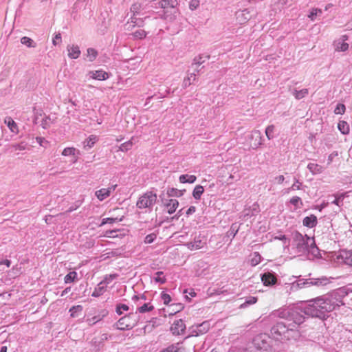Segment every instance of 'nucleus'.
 Instances as JSON below:
<instances>
[{
    "label": "nucleus",
    "instance_id": "nucleus-1",
    "mask_svg": "<svg viewBox=\"0 0 352 352\" xmlns=\"http://www.w3.org/2000/svg\"><path fill=\"white\" fill-rule=\"evenodd\" d=\"M346 295L347 292L345 289L339 288L308 300L307 305L301 309L300 311L308 316L324 319L327 313L344 305L343 298Z\"/></svg>",
    "mask_w": 352,
    "mask_h": 352
},
{
    "label": "nucleus",
    "instance_id": "nucleus-2",
    "mask_svg": "<svg viewBox=\"0 0 352 352\" xmlns=\"http://www.w3.org/2000/svg\"><path fill=\"white\" fill-rule=\"evenodd\" d=\"M273 314L280 318H285V322H278L276 326L272 327V333L279 336H284L287 338L289 336H286V333H289V331H294L304 322V317L301 315L298 309L278 310Z\"/></svg>",
    "mask_w": 352,
    "mask_h": 352
},
{
    "label": "nucleus",
    "instance_id": "nucleus-3",
    "mask_svg": "<svg viewBox=\"0 0 352 352\" xmlns=\"http://www.w3.org/2000/svg\"><path fill=\"white\" fill-rule=\"evenodd\" d=\"M292 248L295 249V253L302 254L307 252H311L313 254L318 251L314 239L307 235H302L299 232L293 234Z\"/></svg>",
    "mask_w": 352,
    "mask_h": 352
},
{
    "label": "nucleus",
    "instance_id": "nucleus-4",
    "mask_svg": "<svg viewBox=\"0 0 352 352\" xmlns=\"http://www.w3.org/2000/svg\"><path fill=\"white\" fill-rule=\"evenodd\" d=\"M270 338L266 335H258L253 340L256 352H274L270 344Z\"/></svg>",
    "mask_w": 352,
    "mask_h": 352
},
{
    "label": "nucleus",
    "instance_id": "nucleus-5",
    "mask_svg": "<svg viewBox=\"0 0 352 352\" xmlns=\"http://www.w3.org/2000/svg\"><path fill=\"white\" fill-rule=\"evenodd\" d=\"M157 195L151 191L143 194L138 200L136 206L140 209L150 208L155 204Z\"/></svg>",
    "mask_w": 352,
    "mask_h": 352
},
{
    "label": "nucleus",
    "instance_id": "nucleus-6",
    "mask_svg": "<svg viewBox=\"0 0 352 352\" xmlns=\"http://www.w3.org/2000/svg\"><path fill=\"white\" fill-rule=\"evenodd\" d=\"M138 322V320L133 314H130L121 318L116 323L117 329L120 330L130 329L134 327Z\"/></svg>",
    "mask_w": 352,
    "mask_h": 352
},
{
    "label": "nucleus",
    "instance_id": "nucleus-7",
    "mask_svg": "<svg viewBox=\"0 0 352 352\" xmlns=\"http://www.w3.org/2000/svg\"><path fill=\"white\" fill-rule=\"evenodd\" d=\"M250 145L252 148H257L263 144V137L261 132L258 130H254L250 135Z\"/></svg>",
    "mask_w": 352,
    "mask_h": 352
},
{
    "label": "nucleus",
    "instance_id": "nucleus-8",
    "mask_svg": "<svg viewBox=\"0 0 352 352\" xmlns=\"http://www.w3.org/2000/svg\"><path fill=\"white\" fill-rule=\"evenodd\" d=\"M116 185L111 186L109 188H104L95 192V195L100 201L104 200L111 195V193L116 189Z\"/></svg>",
    "mask_w": 352,
    "mask_h": 352
},
{
    "label": "nucleus",
    "instance_id": "nucleus-9",
    "mask_svg": "<svg viewBox=\"0 0 352 352\" xmlns=\"http://www.w3.org/2000/svg\"><path fill=\"white\" fill-rule=\"evenodd\" d=\"M109 74L102 69L89 71L87 74V77L89 79H94L98 80H104L109 78Z\"/></svg>",
    "mask_w": 352,
    "mask_h": 352
},
{
    "label": "nucleus",
    "instance_id": "nucleus-10",
    "mask_svg": "<svg viewBox=\"0 0 352 352\" xmlns=\"http://www.w3.org/2000/svg\"><path fill=\"white\" fill-rule=\"evenodd\" d=\"M185 329L186 325L182 319L175 320L170 327V331L174 335L182 334Z\"/></svg>",
    "mask_w": 352,
    "mask_h": 352
},
{
    "label": "nucleus",
    "instance_id": "nucleus-11",
    "mask_svg": "<svg viewBox=\"0 0 352 352\" xmlns=\"http://www.w3.org/2000/svg\"><path fill=\"white\" fill-rule=\"evenodd\" d=\"M346 40H347V36L344 35L335 41L333 43L335 50L337 52L346 51L349 49V44L345 42Z\"/></svg>",
    "mask_w": 352,
    "mask_h": 352
},
{
    "label": "nucleus",
    "instance_id": "nucleus-12",
    "mask_svg": "<svg viewBox=\"0 0 352 352\" xmlns=\"http://www.w3.org/2000/svg\"><path fill=\"white\" fill-rule=\"evenodd\" d=\"M206 244V242L205 240L201 239L200 237H196L193 241L187 243L186 246L190 250H197L204 248Z\"/></svg>",
    "mask_w": 352,
    "mask_h": 352
},
{
    "label": "nucleus",
    "instance_id": "nucleus-13",
    "mask_svg": "<svg viewBox=\"0 0 352 352\" xmlns=\"http://www.w3.org/2000/svg\"><path fill=\"white\" fill-rule=\"evenodd\" d=\"M210 329V323L208 321H205L201 324H199L195 327L193 329L192 333V336H198L199 335H202L208 332Z\"/></svg>",
    "mask_w": 352,
    "mask_h": 352
},
{
    "label": "nucleus",
    "instance_id": "nucleus-14",
    "mask_svg": "<svg viewBox=\"0 0 352 352\" xmlns=\"http://www.w3.org/2000/svg\"><path fill=\"white\" fill-rule=\"evenodd\" d=\"M80 154V151L74 147H67L63 149L61 155L65 157H72V162L76 163L78 161V155Z\"/></svg>",
    "mask_w": 352,
    "mask_h": 352
},
{
    "label": "nucleus",
    "instance_id": "nucleus-15",
    "mask_svg": "<svg viewBox=\"0 0 352 352\" xmlns=\"http://www.w3.org/2000/svg\"><path fill=\"white\" fill-rule=\"evenodd\" d=\"M333 279L332 277L321 276L319 278H313L314 283L312 285L316 287H323L331 283Z\"/></svg>",
    "mask_w": 352,
    "mask_h": 352
},
{
    "label": "nucleus",
    "instance_id": "nucleus-16",
    "mask_svg": "<svg viewBox=\"0 0 352 352\" xmlns=\"http://www.w3.org/2000/svg\"><path fill=\"white\" fill-rule=\"evenodd\" d=\"M68 52V56L72 59H76L80 55V50L78 45H68L67 47Z\"/></svg>",
    "mask_w": 352,
    "mask_h": 352
},
{
    "label": "nucleus",
    "instance_id": "nucleus-17",
    "mask_svg": "<svg viewBox=\"0 0 352 352\" xmlns=\"http://www.w3.org/2000/svg\"><path fill=\"white\" fill-rule=\"evenodd\" d=\"M179 202L177 199H170L167 203L164 204V206L166 208L167 212L170 214L175 212L178 208Z\"/></svg>",
    "mask_w": 352,
    "mask_h": 352
},
{
    "label": "nucleus",
    "instance_id": "nucleus-18",
    "mask_svg": "<svg viewBox=\"0 0 352 352\" xmlns=\"http://www.w3.org/2000/svg\"><path fill=\"white\" fill-rule=\"evenodd\" d=\"M161 352H186L185 349L182 346V343L177 342L168 346Z\"/></svg>",
    "mask_w": 352,
    "mask_h": 352
},
{
    "label": "nucleus",
    "instance_id": "nucleus-19",
    "mask_svg": "<svg viewBox=\"0 0 352 352\" xmlns=\"http://www.w3.org/2000/svg\"><path fill=\"white\" fill-rule=\"evenodd\" d=\"M261 280L265 285H274L276 281V277L270 273L264 274L262 276Z\"/></svg>",
    "mask_w": 352,
    "mask_h": 352
},
{
    "label": "nucleus",
    "instance_id": "nucleus-20",
    "mask_svg": "<svg viewBox=\"0 0 352 352\" xmlns=\"http://www.w3.org/2000/svg\"><path fill=\"white\" fill-rule=\"evenodd\" d=\"M237 20L241 23H244L250 18V12L248 10L245 9L237 13Z\"/></svg>",
    "mask_w": 352,
    "mask_h": 352
},
{
    "label": "nucleus",
    "instance_id": "nucleus-21",
    "mask_svg": "<svg viewBox=\"0 0 352 352\" xmlns=\"http://www.w3.org/2000/svg\"><path fill=\"white\" fill-rule=\"evenodd\" d=\"M307 168L313 175L320 174L324 171V168L315 163H309L307 165Z\"/></svg>",
    "mask_w": 352,
    "mask_h": 352
},
{
    "label": "nucleus",
    "instance_id": "nucleus-22",
    "mask_svg": "<svg viewBox=\"0 0 352 352\" xmlns=\"http://www.w3.org/2000/svg\"><path fill=\"white\" fill-rule=\"evenodd\" d=\"M302 223L306 227L314 228L317 223V218L315 215L311 214L304 218Z\"/></svg>",
    "mask_w": 352,
    "mask_h": 352
},
{
    "label": "nucleus",
    "instance_id": "nucleus-23",
    "mask_svg": "<svg viewBox=\"0 0 352 352\" xmlns=\"http://www.w3.org/2000/svg\"><path fill=\"white\" fill-rule=\"evenodd\" d=\"M5 123L7 124L11 132L17 134L19 133V129L16 123L10 117L5 119Z\"/></svg>",
    "mask_w": 352,
    "mask_h": 352
},
{
    "label": "nucleus",
    "instance_id": "nucleus-24",
    "mask_svg": "<svg viewBox=\"0 0 352 352\" xmlns=\"http://www.w3.org/2000/svg\"><path fill=\"white\" fill-rule=\"evenodd\" d=\"M97 140V136L94 135H89V138L86 139L83 142L84 148L86 149L92 148Z\"/></svg>",
    "mask_w": 352,
    "mask_h": 352
},
{
    "label": "nucleus",
    "instance_id": "nucleus-25",
    "mask_svg": "<svg viewBox=\"0 0 352 352\" xmlns=\"http://www.w3.org/2000/svg\"><path fill=\"white\" fill-rule=\"evenodd\" d=\"M107 289V287L100 282L96 287L94 291L92 293V296L99 297L102 295Z\"/></svg>",
    "mask_w": 352,
    "mask_h": 352
},
{
    "label": "nucleus",
    "instance_id": "nucleus-26",
    "mask_svg": "<svg viewBox=\"0 0 352 352\" xmlns=\"http://www.w3.org/2000/svg\"><path fill=\"white\" fill-rule=\"evenodd\" d=\"M177 3L176 0H161L159 6L162 8H175Z\"/></svg>",
    "mask_w": 352,
    "mask_h": 352
},
{
    "label": "nucleus",
    "instance_id": "nucleus-27",
    "mask_svg": "<svg viewBox=\"0 0 352 352\" xmlns=\"http://www.w3.org/2000/svg\"><path fill=\"white\" fill-rule=\"evenodd\" d=\"M196 176L193 175H182L179 176V180L181 183L192 184L196 181Z\"/></svg>",
    "mask_w": 352,
    "mask_h": 352
},
{
    "label": "nucleus",
    "instance_id": "nucleus-28",
    "mask_svg": "<svg viewBox=\"0 0 352 352\" xmlns=\"http://www.w3.org/2000/svg\"><path fill=\"white\" fill-rule=\"evenodd\" d=\"M338 128L342 134L346 135L349 133V126L345 121H340L338 124Z\"/></svg>",
    "mask_w": 352,
    "mask_h": 352
},
{
    "label": "nucleus",
    "instance_id": "nucleus-29",
    "mask_svg": "<svg viewBox=\"0 0 352 352\" xmlns=\"http://www.w3.org/2000/svg\"><path fill=\"white\" fill-rule=\"evenodd\" d=\"M21 43L23 45H26L28 47H32L34 48L36 46V43L30 37L28 36H23L21 38Z\"/></svg>",
    "mask_w": 352,
    "mask_h": 352
},
{
    "label": "nucleus",
    "instance_id": "nucleus-30",
    "mask_svg": "<svg viewBox=\"0 0 352 352\" xmlns=\"http://www.w3.org/2000/svg\"><path fill=\"white\" fill-rule=\"evenodd\" d=\"M196 80V75L194 73L188 74L183 82L184 87L190 86Z\"/></svg>",
    "mask_w": 352,
    "mask_h": 352
},
{
    "label": "nucleus",
    "instance_id": "nucleus-31",
    "mask_svg": "<svg viewBox=\"0 0 352 352\" xmlns=\"http://www.w3.org/2000/svg\"><path fill=\"white\" fill-rule=\"evenodd\" d=\"M308 93L309 91L307 89H302L301 90H294L293 95L297 100H300L305 98Z\"/></svg>",
    "mask_w": 352,
    "mask_h": 352
},
{
    "label": "nucleus",
    "instance_id": "nucleus-32",
    "mask_svg": "<svg viewBox=\"0 0 352 352\" xmlns=\"http://www.w3.org/2000/svg\"><path fill=\"white\" fill-rule=\"evenodd\" d=\"M204 188L202 186L197 185L195 187L193 192H192V196L195 199H199L201 195L204 193Z\"/></svg>",
    "mask_w": 352,
    "mask_h": 352
},
{
    "label": "nucleus",
    "instance_id": "nucleus-33",
    "mask_svg": "<svg viewBox=\"0 0 352 352\" xmlns=\"http://www.w3.org/2000/svg\"><path fill=\"white\" fill-rule=\"evenodd\" d=\"M133 138H132L130 140L122 144L119 146L118 151L125 152V151H127L131 149L133 144Z\"/></svg>",
    "mask_w": 352,
    "mask_h": 352
},
{
    "label": "nucleus",
    "instance_id": "nucleus-34",
    "mask_svg": "<svg viewBox=\"0 0 352 352\" xmlns=\"http://www.w3.org/2000/svg\"><path fill=\"white\" fill-rule=\"evenodd\" d=\"M153 309H154V307L150 302H148V303H144L142 305L140 306L138 308V311L140 313H146V312L152 311Z\"/></svg>",
    "mask_w": 352,
    "mask_h": 352
},
{
    "label": "nucleus",
    "instance_id": "nucleus-35",
    "mask_svg": "<svg viewBox=\"0 0 352 352\" xmlns=\"http://www.w3.org/2000/svg\"><path fill=\"white\" fill-rule=\"evenodd\" d=\"M275 126L273 124L269 125L265 129V135L268 140H272L274 138Z\"/></svg>",
    "mask_w": 352,
    "mask_h": 352
},
{
    "label": "nucleus",
    "instance_id": "nucleus-36",
    "mask_svg": "<svg viewBox=\"0 0 352 352\" xmlns=\"http://www.w3.org/2000/svg\"><path fill=\"white\" fill-rule=\"evenodd\" d=\"M98 52L94 48H88L87 50V57L91 62L94 61L97 57Z\"/></svg>",
    "mask_w": 352,
    "mask_h": 352
},
{
    "label": "nucleus",
    "instance_id": "nucleus-37",
    "mask_svg": "<svg viewBox=\"0 0 352 352\" xmlns=\"http://www.w3.org/2000/svg\"><path fill=\"white\" fill-rule=\"evenodd\" d=\"M118 276L117 274H109V275H106L103 280L102 281H100L104 285H105L106 287H107V285L111 283L115 278H116Z\"/></svg>",
    "mask_w": 352,
    "mask_h": 352
},
{
    "label": "nucleus",
    "instance_id": "nucleus-38",
    "mask_svg": "<svg viewBox=\"0 0 352 352\" xmlns=\"http://www.w3.org/2000/svg\"><path fill=\"white\" fill-rule=\"evenodd\" d=\"M82 310V307L81 305L73 306L70 309V315L72 317L75 318L78 316V314L80 313Z\"/></svg>",
    "mask_w": 352,
    "mask_h": 352
},
{
    "label": "nucleus",
    "instance_id": "nucleus-39",
    "mask_svg": "<svg viewBox=\"0 0 352 352\" xmlns=\"http://www.w3.org/2000/svg\"><path fill=\"white\" fill-rule=\"evenodd\" d=\"M261 256L258 252H254L253 256L250 260V263L252 266H256L261 263Z\"/></svg>",
    "mask_w": 352,
    "mask_h": 352
},
{
    "label": "nucleus",
    "instance_id": "nucleus-40",
    "mask_svg": "<svg viewBox=\"0 0 352 352\" xmlns=\"http://www.w3.org/2000/svg\"><path fill=\"white\" fill-rule=\"evenodd\" d=\"M342 257L344 259V261L346 265L352 267V252H345Z\"/></svg>",
    "mask_w": 352,
    "mask_h": 352
},
{
    "label": "nucleus",
    "instance_id": "nucleus-41",
    "mask_svg": "<svg viewBox=\"0 0 352 352\" xmlns=\"http://www.w3.org/2000/svg\"><path fill=\"white\" fill-rule=\"evenodd\" d=\"M76 276H77V273L76 272H69L65 277V283H72L76 278Z\"/></svg>",
    "mask_w": 352,
    "mask_h": 352
},
{
    "label": "nucleus",
    "instance_id": "nucleus-42",
    "mask_svg": "<svg viewBox=\"0 0 352 352\" xmlns=\"http://www.w3.org/2000/svg\"><path fill=\"white\" fill-rule=\"evenodd\" d=\"M294 182L292 186L287 189V192L290 190H300L302 186V183L296 177L294 178Z\"/></svg>",
    "mask_w": 352,
    "mask_h": 352
},
{
    "label": "nucleus",
    "instance_id": "nucleus-43",
    "mask_svg": "<svg viewBox=\"0 0 352 352\" xmlns=\"http://www.w3.org/2000/svg\"><path fill=\"white\" fill-rule=\"evenodd\" d=\"M133 35L136 38L142 39L146 37V32L144 30L138 29L133 33Z\"/></svg>",
    "mask_w": 352,
    "mask_h": 352
},
{
    "label": "nucleus",
    "instance_id": "nucleus-44",
    "mask_svg": "<svg viewBox=\"0 0 352 352\" xmlns=\"http://www.w3.org/2000/svg\"><path fill=\"white\" fill-rule=\"evenodd\" d=\"M257 301V298L254 296L249 297L244 303L241 304V307L245 308L248 305L255 304Z\"/></svg>",
    "mask_w": 352,
    "mask_h": 352
},
{
    "label": "nucleus",
    "instance_id": "nucleus-45",
    "mask_svg": "<svg viewBox=\"0 0 352 352\" xmlns=\"http://www.w3.org/2000/svg\"><path fill=\"white\" fill-rule=\"evenodd\" d=\"M162 275H163V272H157L156 274H155V276L154 277V280L156 283H164L166 282V278L164 277V276H162Z\"/></svg>",
    "mask_w": 352,
    "mask_h": 352
},
{
    "label": "nucleus",
    "instance_id": "nucleus-46",
    "mask_svg": "<svg viewBox=\"0 0 352 352\" xmlns=\"http://www.w3.org/2000/svg\"><path fill=\"white\" fill-rule=\"evenodd\" d=\"M318 14H322V10L318 8H313L310 11L308 17L313 21L315 19V16H317Z\"/></svg>",
    "mask_w": 352,
    "mask_h": 352
},
{
    "label": "nucleus",
    "instance_id": "nucleus-47",
    "mask_svg": "<svg viewBox=\"0 0 352 352\" xmlns=\"http://www.w3.org/2000/svg\"><path fill=\"white\" fill-rule=\"evenodd\" d=\"M122 219H118V218H104L102 219L100 226H102L106 223H113L116 221H120Z\"/></svg>",
    "mask_w": 352,
    "mask_h": 352
},
{
    "label": "nucleus",
    "instance_id": "nucleus-48",
    "mask_svg": "<svg viewBox=\"0 0 352 352\" xmlns=\"http://www.w3.org/2000/svg\"><path fill=\"white\" fill-rule=\"evenodd\" d=\"M345 106L343 104H338L334 109L336 114H343L345 112Z\"/></svg>",
    "mask_w": 352,
    "mask_h": 352
},
{
    "label": "nucleus",
    "instance_id": "nucleus-49",
    "mask_svg": "<svg viewBox=\"0 0 352 352\" xmlns=\"http://www.w3.org/2000/svg\"><path fill=\"white\" fill-rule=\"evenodd\" d=\"M129 307L124 304L118 305L116 307V312L118 314L121 315L123 311H128Z\"/></svg>",
    "mask_w": 352,
    "mask_h": 352
},
{
    "label": "nucleus",
    "instance_id": "nucleus-50",
    "mask_svg": "<svg viewBox=\"0 0 352 352\" xmlns=\"http://www.w3.org/2000/svg\"><path fill=\"white\" fill-rule=\"evenodd\" d=\"M161 298L163 300L164 305H168V303L171 300V298L169 294H166L164 292H162L161 294Z\"/></svg>",
    "mask_w": 352,
    "mask_h": 352
},
{
    "label": "nucleus",
    "instance_id": "nucleus-51",
    "mask_svg": "<svg viewBox=\"0 0 352 352\" xmlns=\"http://www.w3.org/2000/svg\"><path fill=\"white\" fill-rule=\"evenodd\" d=\"M12 147L15 151H24L26 148V144L23 142L19 144H14L12 146Z\"/></svg>",
    "mask_w": 352,
    "mask_h": 352
},
{
    "label": "nucleus",
    "instance_id": "nucleus-52",
    "mask_svg": "<svg viewBox=\"0 0 352 352\" xmlns=\"http://www.w3.org/2000/svg\"><path fill=\"white\" fill-rule=\"evenodd\" d=\"M156 239V235L155 234H151L147 235L144 239V243H151L154 241V240Z\"/></svg>",
    "mask_w": 352,
    "mask_h": 352
},
{
    "label": "nucleus",
    "instance_id": "nucleus-53",
    "mask_svg": "<svg viewBox=\"0 0 352 352\" xmlns=\"http://www.w3.org/2000/svg\"><path fill=\"white\" fill-rule=\"evenodd\" d=\"M61 42V35L60 33L56 34L53 38L52 43L54 45L59 44Z\"/></svg>",
    "mask_w": 352,
    "mask_h": 352
},
{
    "label": "nucleus",
    "instance_id": "nucleus-54",
    "mask_svg": "<svg viewBox=\"0 0 352 352\" xmlns=\"http://www.w3.org/2000/svg\"><path fill=\"white\" fill-rule=\"evenodd\" d=\"M343 198H344V195L342 194V195H340L338 197H337L333 201H332V204H335V205H337V206H340V202L342 201L343 200Z\"/></svg>",
    "mask_w": 352,
    "mask_h": 352
},
{
    "label": "nucleus",
    "instance_id": "nucleus-55",
    "mask_svg": "<svg viewBox=\"0 0 352 352\" xmlns=\"http://www.w3.org/2000/svg\"><path fill=\"white\" fill-rule=\"evenodd\" d=\"M290 203L294 206H297L298 203H300L302 204L300 198L297 196L293 197L290 199Z\"/></svg>",
    "mask_w": 352,
    "mask_h": 352
},
{
    "label": "nucleus",
    "instance_id": "nucleus-56",
    "mask_svg": "<svg viewBox=\"0 0 352 352\" xmlns=\"http://www.w3.org/2000/svg\"><path fill=\"white\" fill-rule=\"evenodd\" d=\"M313 278L306 279L305 281H303V285H306V287H310L314 286L312 283H314Z\"/></svg>",
    "mask_w": 352,
    "mask_h": 352
},
{
    "label": "nucleus",
    "instance_id": "nucleus-57",
    "mask_svg": "<svg viewBox=\"0 0 352 352\" xmlns=\"http://www.w3.org/2000/svg\"><path fill=\"white\" fill-rule=\"evenodd\" d=\"M274 179L276 183L281 184L285 181V177L283 175H278Z\"/></svg>",
    "mask_w": 352,
    "mask_h": 352
},
{
    "label": "nucleus",
    "instance_id": "nucleus-58",
    "mask_svg": "<svg viewBox=\"0 0 352 352\" xmlns=\"http://www.w3.org/2000/svg\"><path fill=\"white\" fill-rule=\"evenodd\" d=\"M338 155V153L337 152H333L332 153H331L329 157H328V164H331L333 160V158Z\"/></svg>",
    "mask_w": 352,
    "mask_h": 352
},
{
    "label": "nucleus",
    "instance_id": "nucleus-59",
    "mask_svg": "<svg viewBox=\"0 0 352 352\" xmlns=\"http://www.w3.org/2000/svg\"><path fill=\"white\" fill-rule=\"evenodd\" d=\"M196 211V208L195 206H190L186 211V215L189 216Z\"/></svg>",
    "mask_w": 352,
    "mask_h": 352
},
{
    "label": "nucleus",
    "instance_id": "nucleus-60",
    "mask_svg": "<svg viewBox=\"0 0 352 352\" xmlns=\"http://www.w3.org/2000/svg\"><path fill=\"white\" fill-rule=\"evenodd\" d=\"M116 232V230H109L107 231L105 233V236L107 237H116V235H115V233Z\"/></svg>",
    "mask_w": 352,
    "mask_h": 352
},
{
    "label": "nucleus",
    "instance_id": "nucleus-61",
    "mask_svg": "<svg viewBox=\"0 0 352 352\" xmlns=\"http://www.w3.org/2000/svg\"><path fill=\"white\" fill-rule=\"evenodd\" d=\"M36 140L38 144H39L41 146H43V142L45 141L43 138L41 137H36Z\"/></svg>",
    "mask_w": 352,
    "mask_h": 352
},
{
    "label": "nucleus",
    "instance_id": "nucleus-62",
    "mask_svg": "<svg viewBox=\"0 0 352 352\" xmlns=\"http://www.w3.org/2000/svg\"><path fill=\"white\" fill-rule=\"evenodd\" d=\"M10 263H11L10 261H9L8 259L3 260V261H0V265H6L8 267L10 266Z\"/></svg>",
    "mask_w": 352,
    "mask_h": 352
},
{
    "label": "nucleus",
    "instance_id": "nucleus-63",
    "mask_svg": "<svg viewBox=\"0 0 352 352\" xmlns=\"http://www.w3.org/2000/svg\"><path fill=\"white\" fill-rule=\"evenodd\" d=\"M140 6L138 4H133L131 8V10L133 12H136L137 10L139 8Z\"/></svg>",
    "mask_w": 352,
    "mask_h": 352
},
{
    "label": "nucleus",
    "instance_id": "nucleus-64",
    "mask_svg": "<svg viewBox=\"0 0 352 352\" xmlns=\"http://www.w3.org/2000/svg\"><path fill=\"white\" fill-rule=\"evenodd\" d=\"M297 287H299V288H302V287H306V285H303V282H301V280H299L297 283Z\"/></svg>",
    "mask_w": 352,
    "mask_h": 352
}]
</instances>
